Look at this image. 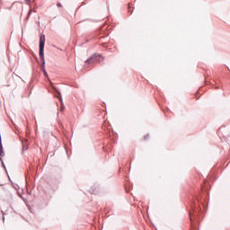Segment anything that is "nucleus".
Returning a JSON list of instances; mask_svg holds the SVG:
<instances>
[{
  "label": "nucleus",
  "mask_w": 230,
  "mask_h": 230,
  "mask_svg": "<svg viewBox=\"0 0 230 230\" xmlns=\"http://www.w3.org/2000/svg\"><path fill=\"white\" fill-rule=\"evenodd\" d=\"M103 57L101 55H94L86 60V64H94V62H102Z\"/></svg>",
  "instance_id": "nucleus-2"
},
{
  "label": "nucleus",
  "mask_w": 230,
  "mask_h": 230,
  "mask_svg": "<svg viewBox=\"0 0 230 230\" xmlns=\"http://www.w3.org/2000/svg\"><path fill=\"white\" fill-rule=\"evenodd\" d=\"M25 1H30V0H25Z\"/></svg>",
  "instance_id": "nucleus-9"
},
{
  "label": "nucleus",
  "mask_w": 230,
  "mask_h": 230,
  "mask_svg": "<svg viewBox=\"0 0 230 230\" xmlns=\"http://www.w3.org/2000/svg\"><path fill=\"white\" fill-rule=\"evenodd\" d=\"M44 44H46V36L41 35L40 37V57L41 60H44Z\"/></svg>",
  "instance_id": "nucleus-1"
},
{
  "label": "nucleus",
  "mask_w": 230,
  "mask_h": 230,
  "mask_svg": "<svg viewBox=\"0 0 230 230\" xmlns=\"http://www.w3.org/2000/svg\"><path fill=\"white\" fill-rule=\"evenodd\" d=\"M25 150H28V146H25Z\"/></svg>",
  "instance_id": "nucleus-7"
},
{
  "label": "nucleus",
  "mask_w": 230,
  "mask_h": 230,
  "mask_svg": "<svg viewBox=\"0 0 230 230\" xmlns=\"http://www.w3.org/2000/svg\"><path fill=\"white\" fill-rule=\"evenodd\" d=\"M57 6H58L59 8H61L62 4L60 3H58Z\"/></svg>",
  "instance_id": "nucleus-5"
},
{
  "label": "nucleus",
  "mask_w": 230,
  "mask_h": 230,
  "mask_svg": "<svg viewBox=\"0 0 230 230\" xmlns=\"http://www.w3.org/2000/svg\"><path fill=\"white\" fill-rule=\"evenodd\" d=\"M150 138V135L144 136V141H147Z\"/></svg>",
  "instance_id": "nucleus-4"
},
{
  "label": "nucleus",
  "mask_w": 230,
  "mask_h": 230,
  "mask_svg": "<svg viewBox=\"0 0 230 230\" xmlns=\"http://www.w3.org/2000/svg\"><path fill=\"white\" fill-rule=\"evenodd\" d=\"M4 155V152L3 151V143L1 142V135H0V157Z\"/></svg>",
  "instance_id": "nucleus-3"
},
{
  "label": "nucleus",
  "mask_w": 230,
  "mask_h": 230,
  "mask_svg": "<svg viewBox=\"0 0 230 230\" xmlns=\"http://www.w3.org/2000/svg\"><path fill=\"white\" fill-rule=\"evenodd\" d=\"M63 110H64V106L61 107V111H63Z\"/></svg>",
  "instance_id": "nucleus-6"
},
{
  "label": "nucleus",
  "mask_w": 230,
  "mask_h": 230,
  "mask_svg": "<svg viewBox=\"0 0 230 230\" xmlns=\"http://www.w3.org/2000/svg\"><path fill=\"white\" fill-rule=\"evenodd\" d=\"M25 143H27V140H25Z\"/></svg>",
  "instance_id": "nucleus-8"
}]
</instances>
